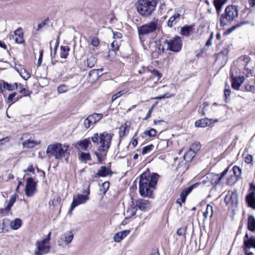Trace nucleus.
<instances>
[{"instance_id":"7","label":"nucleus","mask_w":255,"mask_h":255,"mask_svg":"<svg viewBox=\"0 0 255 255\" xmlns=\"http://www.w3.org/2000/svg\"><path fill=\"white\" fill-rule=\"evenodd\" d=\"M36 248L34 253L35 255H43L48 253L50 249V244L48 240H40L35 243Z\"/></svg>"},{"instance_id":"34","label":"nucleus","mask_w":255,"mask_h":255,"mask_svg":"<svg viewBox=\"0 0 255 255\" xmlns=\"http://www.w3.org/2000/svg\"><path fill=\"white\" fill-rule=\"evenodd\" d=\"M103 116L102 114L94 113L89 115V118H91L93 124H95L103 118Z\"/></svg>"},{"instance_id":"6","label":"nucleus","mask_w":255,"mask_h":255,"mask_svg":"<svg viewBox=\"0 0 255 255\" xmlns=\"http://www.w3.org/2000/svg\"><path fill=\"white\" fill-rule=\"evenodd\" d=\"M238 15V7L235 5H228L225 9V13L221 14L220 22L222 25L230 24Z\"/></svg>"},{"instance_id":"56","label":"nucleus","mask_w":255,"mask_h":255,"mask_svg":"<svg viewBox=\"0 0 255 255\" xmlns=\"http://www.w3.org/2000/svg\"><path fill=\"white\" fill-rule=\"evenodd\" d=\"M230 167V166L228 167L223 172L221 173L220 176L219 177V181H220L227 174L229 171Z\"/></svg>"},{"instance_id":"45","label":"nucleus","mask_w":255,"mask_h":255,"mask_svg":"<svg viewBox=\"0 0 255 255\" xmlns=\"http://www.w3.org/2000/svg\"><path fill=\"white\" fill-rule=\"evenodd\" d=\"M68 87L65 84L60 85L57 88V91L59 94L65 93L68 91Z\"/></svg>"},{"instance_id":"37","label":"nucleus","mask_w":255,"mask_h":255,"mask_svg":"<svg viewBox=\"0 0 255 255\" xmlns=\"http://www.w3.org/2000/svg\"><path fill=\"white\" fill-rule=\"evenodd\" d=\"M16 93L13 92L12 93L8 95V97L7 99V103H9L8 107L15 102L18 100V98L16 97Z\"/></svg>"},{"instance_id":"2","label":"nucleus","mask_w":255,"mask_h":255,"mask_svg":"<svg viewBox=\"0 0 255 255\" xmlns=\"http://www.w3.org/2000/svg\"><path fill=\"white\" fill-rule=\"evenodd\" d=\"M69 146L66 144H62L60 142L54 143L49 144L46 149V154L49 157H54L56 160H61L65 158L66 163H68V155Z\"/></svg>"},{"instance_id":"35","label":"nucleus","mask_w":255,"mask_h":255,"mask_svg":"<svg viewBox=\"0 0 255 255\" xmlns=\"http://www.w3.org/2000/svg\"><path fill=\"white\" fill-rule=\"evenodd\" d=\"M77 144L82 149L85 150L90 144V141L89 139H84L78 142Z\"/></svg>"},{"instance_id":"30","label":"nucleus","mask_w":255,"mask_h":255,"mask_svg":"<svg viewBox=\"0 0 255 255\" xmlns=\"http://www.w3.org/2000/svg\"><path fill=\"white\" fill-rule=\"evenodd\" d=\"M248 228L251 231H255V218L254 216L251 215L248 218Z\"/></svg>"},{"instance_id":"36","label":"nucleus","mask_w":255,"mask_h":255,"mask_svg":"<svg viewBox=\"0 0 255 255\" xmlns=\"http://www.w3.org/2000/svg\"><path fill=\"white\" fill-rule=\"evenodd\" d=\"M192 26H185L181 28L180 33L183 36H188L192 31Z\"/></svg>"},{"instance_id":"38","label":"nucleus","mask_w":255,"mask_h":255,"mask_svg":"<svg viewBox=\"0 0 255 255\" xmlns=\"http://www.w3.org/2000/svg\"><path fill=\"white\" fill-rule=\"evenodd\" d=\"M69 48L67 46H62L61 47L60 57L62 58L65 59L68 55Z\"/></svg>"},{"instance_id":"22","label":"nucleus","mask_w":255,"mask_h":255,"mask_svg":"<svg viewBox=\"0 0 255 255\" xmlns=\"http://www.w3.org/2000/svg\"><path fill=\"white\" fill-rule=\"evenodd\" d=\"M14 40L16 43L18 44H22L24 42L23 39V32L21 27L18 28L14 32Z\"/></svg>"},{"instance_id":"4","label":"nucleus","mask_w":255,"mask_h":255,"mask_svg":"<svg viewBox=\"0 0 255 255\" xmlns=\"http://www.w3.org/2000/svg\"><path fill=\"white\" fill-rule=\"evenodd\" d=\"M157 3V0H138L135 5L139 14L148 17L154 11Z\"/></svg>"},{"instance_id":"27","label":"nucleus","mask_w":255,"mask_h":255,"mask_svg":"<svg viewBox=\"0 0 255 255\" xmlns=\"http://www.w3.org/2000/svg\"><path fill=\"white\" fill-rule=\"evenodd\" d=\"M150 73V78L152 79L154 83H157L161 77V74L158 71L153 69V70H149Z\"/></svg>"},{"instance_id":"1","label":"nucleus","mask_w":255,"mask_h":255,"mask_svg":"<svg viewBox=\"0 0 255 255\" xmlns=\"http://www.w3.org/2000/svg\"><path fill=\"white\" fill-rule=\"evenodd\" d=\"M158 174L143 172L139 177V192L141 196L152 198L153 190L155 189L158 180Z\"/></svg>"},{"instance_id":"41","label":"nucleus","mask_w":255,"mask_h":255,"mask_svg":"<svg viewBox=\"0 0 255 255\" xmlns=\"http://www.w3.org/2000/svg\"><path fill=\"white\" fill-rule=\"evenodd\" d=\"M96 63V58L92 55H90L87 59L86 64L87 67L89 68H92L94 67Z\"/></svg>"},{"instance_id":"43","label":"nucleus","mask_w":255,"mask_h":255,"mask_svg":"<svg viewBox=\"0 0 255 255\" xmlns=\"http://www.w3.org/2000/svg\"><path fill=\"white\" fill-rule=\"evenodd\" d=\"M233 174L239 179L242 175V169L238 166H234L232 168Z\"/></svg>"},{"instance_id":"8","label":"nucleus","mask_w":255,"mask_h":255,"mask_svg":"<svg viewBox=\"0 0 255 255\" xmlns=\"http://www.w3.org/2000/svg\"><path fill=\"white\" fill-rule=\"evenodd\" d=\"M164 42L167 45V50L174 52H179L182 46V40L181 38L178 36H176L169 40H165Z\"/></svg>"},{"instance_id":"25","label":"nucleus","mask_w":255,"mask_h":255,"mask_svg":"<svg viewBox=\"0 0 255 255\" xmlns=\"http://www.w3.org/2000/svg\"><path fill=\"white\" fill-rule=\"evenodd\" d=\"M228 0H214V4L216 8L217 14L220 15L223 6L227 3Z\"/></svg>"},{"instance_id":"52","label":"nucleus","mask_w":255,"mask_h":255,"mask_svg":"<svg viewBox=\"0 0 255 255\" xmlns=\"http://www.w3.org/2000/svg\"><path fill=\"white\" fill-rule=\"evenodd\" d=\"M19 93L22 94L24 96H29L31 92L24 88H21L19 90Z\"/></svg>"},{"instance_id":"12","label":"nucleus","mask_w":255,"mask_h":255,"mask_svg":"<svg viewBox=\"0 0 255 255\" xmlns=\"http://www.w3.org/2000/svg\"><path fill=\"white\" fill-rule=\"evenodd\" d=\"M225 202L227 204L236 206L238 203V194L236 191H229L225 197Z\"/></svg>"},{"instance_id":"48","label":"nucleus","mask_w":255,"mask_h":255,"mask_svg":"<svg viewBox=\"0 0 255 255\" xmlns=\"http://www.w3.org/2000/svg\"><path fill=\"white\" fill-rule=\"evenodd\" d=\"M94 125L89 116L84 121V126L86 128H88L91 126Z\"/></svg>"},{"instance_id":"62","label":"nucleus","mask_w":255,"mask_h":255,"mask_svg":"<svg viewBox=\"0 0 255 255\" xmlns=\"http://www.w3.org/2000/svg\"><path fill=\"white\" fill-rule=\"evenodd\" d=\"M122 37V34L119 32L113 33V38L115 39H120Z\"/></svg>"},{"instance_id":"55","label":"nucleus","mask_w":255,"mask_h":255,"mask_svg":"<svg viewBox=\"0 0 255 255\" xmlns=\"http://www.w3.org/2000/svg\"><path fill=\"white\" fill-rule=\"evenodd\" d=\"M49 21L48 18H46L44 21L41 22L38 25V30L41 29L42 27H43Z\"/></svg>"},{"instance_id":"53","label":"nucleus","mask_w":255,"mask_h":255,"mask_svg":"<svg viewBox=\"0 0 255 255\" xmlns=\"http://www.w3.org/2000/svg\"><path fill=\"white\" fill-rule=\"evenodd\" d=\"M200 148V145L199 143H194L193 144H192L191 147L190 149H193L194 150V151L196 153V152L198 151Z\"/></svg>"},{"instance_id":"61","label":"nucleus","mask_w":255,"mask_h":255,"mask_svg":"<svg viewBox=\"0 0 255 255\" xmlns=\"http://www.w3.org/2000/svg\"><path fill=\"white\" fill-rule=\"evenodd\" d=\"M245 89L247 91H254L255 90V87L254 86L247 85L245 86Z\"/></svg>"},{"instance_id":"40","label":"nucleus","mask_w":255,"mask_h":255,"mask_svg":"<svg viewBox=\"0 0 255 255\" xmlns=\"http://www.w3.org/2000/svg\"><path fill=\"white\" fill-rule=\"evenodd\" d=\"M79 160L81 162H86L88 160L91 159V156L89 153L81 152L79 155Z\"/></svg>"},{"instance_id":"3","label":"nucleus","mask_w":255,"mask_h":255,"mask_svg":"<svg viewBox=\"0 0 255 255\" xmlns=\"http://www.w3.org/2000/svg\"><path fill=\"white\" fill-rule=\"evenodd\" d=\"M113 133L107 131L96 133L91 137L92 142L96 145L100 152H107L109 149Z\"/></svg>"},{"instance_id":"51","label":"nucleus","mask_w":255,"mask_h":255,"mask_svg":"<svg viewBox=\"0 0 255 255\" xmlns=\"http://www.w3.org/2000/svg\"><path fill=\"white\" fill-rule=\"evenodd\" d=\"M186 227H181L177 231V234L179 236H184L186 234Z\"/></svg>"},{"instance_id":"59","label":"nucleus","mask_w":255,"mask_h":255,"mask_svg":"<svg viewBox=\"0 0 255 255\" xmlns=\"http://www.w3.org/2000/svg\"><path fill=\"white\" fill-rule=\"evenodd\" d=\"M253 157L251 155L248 154L245 158V161L247 163H251L253 161Z\"/></svg>"},{"instance_id":"46","label":"nucleus","mask_w":255,"mask_h":255,"mask_svg":"<svg viewBox=\"0 0 255 255\" xmlns=\"http://www.w3.org/2000/svg\"><path fill=\"white\" fill-rule=\"evenodd\" d=\"M127 92V91L124 90H122V91H121L117 93L116 94L113 95V96L112 97V101L113 102L115 101L116 99L120 98L121 96H122L124 94H126Z\"/></svg>"},{"instance_id":"54","label":"nucleus","mask_w":255,"mask_h":255,"mask_svg":"<svg viewBox=\"0 0 255 255\" xmlns=\"http://www.w3.org/2000/svg\"><path fill=\"white\" fill-rule=\"evenodd\" d=\"M111 47L114 51L118 50L119 48V41L115 40L111 43Z\"/></svg>"},{"instance_id":"23","label":"nucleus","mask_w":255,"mask_h":255,"mask_svg":"<svg viewBox=\"0 0 255 255\" xmlns=\"http://www.w3.org/2000/svg\"><path fill=\"white\" fill-rule=\"evenodd\" d=\"M130 233V230H124L116 234L114 237L115 242L119 243Z\"/></svg>"},{"instance_id":"50","label":"nucleus","mask_w":255,"mask_h":255,"mask_svg":"<svg viewBox=\"0 0 255 255\" xmlns=\"http://www.w3.org/2000/svg\"><path fill=\"white\" fill-rule=\"evenodd\" d=\"M144 134L146 135L150 136V137H153L156 135V130L154 128H151L149 130L145 131Z\"/></svg>"},{"instance_id":"33","label":"nucleus","mask_w":255,"mask_h":255,"mask_svg":"<svg viewBox=\"0 0 255 255\" xmlns=\"http://www.w3.org/2000/svg\"><path fill=\"white\" fill-rule=\"evenodd\" d=\"M213 215V209L211 205L208 204L206 207V211L203 213V216L205 218L207 219L208 217L211 218Z\"/></svg>"},{"instance_id":"11","label":"nucleus","mask_w":255,"mask_h":255,"mask_svg":"<svg viewBox=\"0 0 255 255\" xmlns=\"http://www.w3.org/2000/svg\"><path fill=\"white\" fill-rule=\"evenodd\" d=\"M36 191V183L32 178H28L26 181L25 188V194L28 197H32Z\"/></svg>"},{"instance_id":"21","label":"nucleus","mask_w":255,"mask_h":255,"mask_svg":"<svg viewBox=\"0 0 255 255\" xmlns=\"http://www.w3.org/2000/svg\"><path fill=\"white\" fill-rule=\"evenodd\" d=\"M112 172L110 168L107 167L105 166H101L98 170L97 173L95 175V178H98L100 177H106L108 175H111Z\"/></svg>"},{"instance_id":"47","label":"nucleus","mask_w":255,"mask_h":255,"mask_svg":"<svg viewBox=\"0 0 255 255\" xmlns=\"http://www.w3.org/2000/svg\"><path fill=\"white\" fill-rule=\"evenodd\" d=\"M110 186V183L108 181H106L102 184V187L100 189L101 192L105 194L107 190L109 189Z\"/></svg>"},{"instance_id":"26","label":"nucleus","mask_w":255,"mask_h":255,"mask_svg":"<svg viewBox=\"0 0 255 255\" xmlns=\"http://www.w3.org/2000/svg\"><path fill=\"white\" fill-rule=\"evenodd\" d=\"M1 86L4 89L7 90L8 91H11L18 89V85L16 83L13 84H10L4 81H2V84H0Z\"/></svg>"},{"instance_id":"60","label":"nucleus","mask_w":255,"mask_h":255,"mask_svg":"<svg viewBox=\"0 0 255 255\" xmlns=\"http://www.w3.org/2000/svg\"><path fill=\"white\" fill-rule=\"evenodd\" d=\"M246 22H241L240 23H239L235 25H233L231 28H230V30L231 31H233L234 30H235V29H236L237 28H238L240 26H241L242 25L245 24Z\"/></svg>"},{"instance_id":"31","label":"nucleus","mask_w":255,"mask_h":255,"mask_svg":"<svg viewBox=\"0 0 255 255\" xmlns=\"http://www.w3.org/2000/svg\"><path fill=\"white\" fill-rule=\"evenodd\" d=\"M100 70L99 69H93L89 73V77L92 81L97 80L100 77Z\"/></svg>"},{"instance_id":"57","label":"nucleus","mask_w":255,"mask_h":255,"mask_svg":"<svg viewBox=\"0 0 255 255\" xmlns=\"http://www.w3.org/2000/svg\"><path fill=\"white\" fill-rule=\"evenodd\" d=\"M213 37H214V33L212 32L210 34L209 38L208 39V40H207V41L206 43V46H209L212 45V39H213Z\"/></svg>"},{"instance_id":"28","label":"nucleus","mask_w":255,"mask_h":255,"mask_svg":"<svg viewBox=\"0 0 255 255\" xmlns=\"http://www.w3.org/2000/svg\"><path fill=\"white\" fill-rule=\"evenodd\" d=\"M22 224L21 220L19 218H16L10 221V227L12 230H17L21 226Z\"/></svg>"},{"instance_id":"9","label":"nucleus","mask_w":255,"mask_h":255,"mask_svg":"<svg viewBox=\"0 0 255 255\" xmlns=\"http://www.w3.org/2000/svg\"><path fill=\"white\" fill-rule=\"evenodd\" d=\"M74 234L72 231H67L62 234L58 241V246L64 247L68 246L73 240Z\"/></svg>"},{"instance_id":"24","label":"nucleus","mask_w":255,"mask_h":255,"mask_svg":"<svg viewBox=\"0 0 255 255\" xmlns=\"http://www.w3.org/2000/svg\"><path fill=\"white\" fill-rule=\"evenodd\" d=\"M180 14L179 13H175L173 15L171 16L167 22V25L169 27H172L175 25L179 20Z\"/></svg>"},{"instance_id":"39","label":"nucleus","mask_w":255,"mask_h":255,"mask_svg":"<svg viewBox=\"0 0 255 255\" xmlns=\"http://www.w3.org/2000/svg\"><path fill=\"white\" fill-rule=\"evenodd\" d=\"M16 195H13L10 197V198L8 201V204L5 206L4 210L8 211L10 210L11 207L16 201Z\"/></svg>"},{"instance_id":"17","label":"nucleus","mask_w":255,"mask_h":255,"mask_svg":"<svg viewBox=\"0 0 255 255\" xmlns=\"http://www.w3.org/2000/svg\"><path fill=\"white\" fill-rule=\"evenodd\" d=\"M246 201L249 207L255 209V186L250 190L249 194L246 196Z\"/></svg>"},{"instance_id":"29","label":"nucleus","mask_w":255,"mask_h":255,"mask_svg":"<svg viewBox=\"0 0 255 255\" xmlns=\"http://www.w3.org/2000/svg\"><path fill=\"white\" fill-rule=\"evenodd\" d=\"M129 125L126 122L124 125L121 126L119 129V135L120 137H123L126 135L129 131Z\"/></svg>"},{"instance_id":"5","label":"nucleus","mask_w":255,"mask_h":255,"mask_svg":"<svg viewBox=\"0 0 255 255\" xmlns=\"http://www.w3.org/2000/svg\"><path fill=\"white\" fill-rule=\"evenodd\" d=\"M160 24L157 18H154L152 20L137 27V32L140 39L151 33L159 30Z\"/></svg>"},{"instance_id":"15","label":"nucleus","mask_w":255,"mask_h":255,"mask_svg":"<svg viewBox=\"0 0 255 255\" xmlns=\"http://www.w3.org/2000/svg\"><path fill=\"white\" fill-rule=\"evenodd\" d=\"M135 204L139 210L146 211L150 209L151 204L150 201L147 200L139 199L135 201Z\"/></svg>"},{"instance_id":"20","label":"nucleus","mask_w":255,"mask_h":255,"mask_svg":"<svg viewBox=\"0 0 255 255\" xmlns=\"http://www.w3.org/2000/svg\"><path fill=\"white\" fill-rule=\"evenodd\" d=\"M137 211V206L133 201L128 208L126 212H124V215L126 218H130L135 215Z\"/></svg>"},{"instance_id":"18","label":"nucleus","mask_w":255,"mask_h":255,"mask_svg":"<svg viewBox=\"0 0 255 255\" xmlns=\"http://www.w3.org/2000/svg\"><path fill=\"white\" fill-rule=\"evenodd\" d=\"M193 188V186H191L183 190L180 194V198L177 199L176 203L179 204L180 207H181L182 203H184L187 196L192 191Z\"/></svg>"},{"instance_id":"10","label":"nucleus","mask_w":255,"mask_h":255,"mask_svg":"<svg viewBox=\"0 0 255 255\" xmlns=\"http://www.w3.org/2000/svg\"><path fill=\"white\" fill-rule=\"evenodd\" d=\"M90 191H89L87 195L78 194L77 197H74L70 209V212H71L77 206L84 204L87 201L89 200L88 195Z\"/></svg>"},{"instance_id":"64","label":"nucleus","mask_w":255,"mask_h":255,"mask_svg":"<svg viewBox=\"0 0 255 255\" xmlns=\"http://www.w3.org/2000/svg\"><path fill=\"white\" fill-rule=\"evenodd\" d=\"M150 255H160L157 249H153L150 254Z\"/></svg>"},{"instance_id":"63","label":"nucleus","mask_w":255,"mask_h":255,"mask_svg":"<svg viewBox=\"0 0 255 255\" xmlns=\"http://www.w3.org/2000/svg\"><path fill=\"white\" fill-rule=\"evenodd\" d=\"M231 95V90L230 89L226 88L224 90V95L226 99L228 98V97H229Z\"/></svg>"},{"instance_id":"13","label":"nucleus","mask_w":255,"mask_h":255,"mask_svg":"<svg viewBox=\"0 0 255 255\" xmlns=\"http://www.w3.org/2000/svg\"><path fill=\"white\" fill-rule=\"evenodd\" d=\"M251 248L255 249V237L251 236L249 237L248 234L246 233L244 238L243 250L249 251Z\"/></svg>"},{"instance_id":"16","label":"nucleus","mask_w":255,"mask_h":255,"mask_svg":"<svg viewBox=\"0 0 255 255\" xmlns=\"http://www.w3.org/2000/svg\"><path fill=\"white\" fill-rule=\"evenodd\" d=\"M217 122V120H213L206 118L196 121L195 123V127L198 128H205L208 126H210L212 124Z\"/></svg>"},{"instance_id":"49","label":"nucleus","mask_w":255,"mask_h":255,"mask_svg":"<svg viewBox=\"0 0 255 255\" xmlns=\"http://www.w3.org/2000/svg\"><path fill=\"white\" fill-rule=\"evenodd\" d=\"M153 147L154 146L152 144L144 146L142 148V154H145L150 152L153 149Z\"/></svg>"},{"instance_id":"44","label":"nucleus","mask_w":255,"mask_h":255,"mask_svg":"<svg viewBox=\"0 0 255 255\" xmlns=\"http://www.w3.org/2000/svg\"><path fill=\"white\" fill-rule=\"evenodd\" d=\"M18 72L21 77L24 80H27L30 77V74L24 69H21Z\"/></svg>"},{"instance_id":"19","label":"nucleus","mask_w":255,"mask_h":255,"mask_svg":"<svg viewBox=\"0 0 255 255\" xmlns=\"http://www.w3.org/2000/svg\"><path fill=\"white\" fill-rule=\"evenodd\" d=\"M232 79V87L235 90H238L240 89L241 85L245 81V78L244 76H239V77H232L231 76Z\"/></svg>"},{"instance_id":"14","label":"nucleus","mask_w":255,"mask_h":255,"mask_svg":"<svg viewBox=\"0 0 255 255\" xmlns=\"http://www.w3.org/2000/svg\"><path fill=\"white\" fill-rule=\"evenodd\" d=\"M29 134L27 133L23 134L21 139L22 140L25 139L23 142L22 145L24 147L26 148H32L36 145H38L40 143V141H35L30 138H28Z\"/></svg>"},{"instance_id":"58","label":"nucleus","mask_w":255,"mask_h":255,"mask_svg":"<svg viewBox=\"0 0 255 255\" xmlns=\"http://www.w3.org/2000/svg\"><path fill=\"white\" fill-rule=\"evenodd\" d=\"M91 44L94 46H98L99 44V39L97 37H93L91 40Z\"/></svg>"},{"instance_id":"32","label":"nucleus","mask_w":255,"mask_h":255,"mask_svg":"<svg viewBox=\"0 0 255 255\" xmlns=\"http://www.w3.org/2000/svg\"><path fill=\"white\" fill-rule=\"evenodd\" d=\"M195 153L193 149H189V150L185 153L184 158L187 162L190 161L195 156Z\"/></svg>"},{"instance_id":"42","label":"nucleus","mask_w":255,"mask_h":255,"mask_svg":"<svg viewBox=\"0 0 255 255\" xmlns=\"http://www.w3.org/2000/svg\"><path fill=\"white\" fill-rule=\"evenodd\" d=\"M239 179L236 176L231 174L230 176L227 178V184L229 185H233L235 184Z\"/></svg>"}]
</instances>
